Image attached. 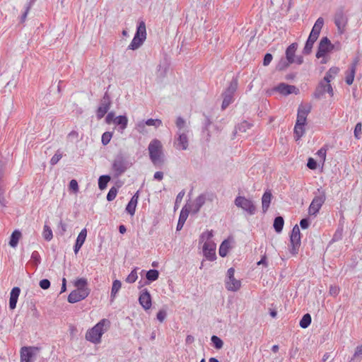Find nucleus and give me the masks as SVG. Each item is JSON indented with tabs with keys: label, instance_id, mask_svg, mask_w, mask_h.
I'll use <instances>...</instances> for the list:
<instances>
[{
	"label": "nucleus",
	"instance_id": "6",
	"mask_svg": "<svg viewBox=\"0 0 362 362\" xmlns=\"http://www.w3.org/2000/svg\"><path fill=\"white\" fill-rule=\"evenodd\" d=\"M325 199V191L321 189H317V194H315L308 208V213L310 216L317 215L324 204Z\"/></svg>",
	"mask_w": 362,
	"mask_h": 362
},
{
	"label": "nucleus",
	"instance_id": "40",
	"mask_svg": "<svg viewBox=\"0 0 362 362\" xmlns=\"http://www.w3.org/2000/svg\"><path fill=\"white\" fill-rule=\"evenodd\" d=\"M42 236L47 241H50L53 238L52 230L47 225L44 226Z\"/></svg>",
	"mask_w": 362,
	"mask_h": 362
},
{
	"label": "nucleus",
	"instance_id": "27",
	"mask_svg": "<svg viewBox=\"0 0 362 362\" xmlns=\"http://www.w3.org/2000/svg\"><path fill=\"white\" fill-rule=\"evenodd\" d=\"M339 72V68L337 66L331 67L325 74L323 79L325 82H331Z\"/></svg>",
	"mask_w": 362,
	"mask_h": 362
},
{
	"label": "nucleus",
	"instance_id": "57",
	"mask_svg": "<svg viewBox=\"0 0 362 362\" xmlns=\"http://www.w3.org/2000/svg\"><path fill=\"white\" fill-rule=\"evenodd\" d=\"M69 188L74 192L78 190V185L76 180H71L69 182Z\"/></svg>",
	"mask_w": 362,
	"mask_h": 362
},
{
	"label": "nucleus",
	"instance_id": "41",
	"mask_svg": "<svg viewBox=\"0 0 362 362\" xmlns=\"http://www.w3.org/2000/svg\"><path fill=\"white\" fill-rule=\"evenodd\" d=\"M211 342L213 343L214 344V346L217 349H220L223 347V341L217 336H212L211 337Z\"/></svg>",
	"mask_w": 362,
	"mask_h": 362
},
{
	"label": "nucleus",
	"instance_id": "16",
	"mask_svg": "<svg viewBox=\"0 0 362 362\" xmlns=\"http://www.w3.org/2000/svg\"><path fill=\"white\" fill-rule=\"evenodd\" d=\"M139 301L140 305L145 310H147L151 307V296L147 289H144L139 296Z\"/></svg>",
	"mask_w": 362,
	"mask_h": 362
},
{
	"label": "nucleus",
	"instance_id": "47",
	"mask_svg": "<svg viewBox=\"0 0 362 362\" xmlns=\"http://www.w3.org/2000/svg\"><path fill=\"white\" fill-rule=\"evenodd\" d=\"M250 127L251 124L249 122H247V121H243V122L240 123L238 125L237 129L239 132H247V129H250Z\"/></svg>",
	"mask_w": 362,
	"mask_h": 362
},
{
	"label": "nucleus",
	"instance_id": "52",
	"mask_svg": "<svg viewBox=\"0 0 362 362\" xmlns=\"http://www.w3.org/2000/svg\"><path fill=\"white\" fill-rule=\"evenodd\" d=\"M40 255L37 251H33L31 255V260L35 264H38L40 263Z\"/></svg>",
	"mask_w": 362,
	"mask_h": 362
},
{
	"label": "nucleus",
	"instance_id": "30",
	"mask_svg": "<svg viewBox=\"0 0 362 362\" xmlns=\"http://www.w3.org/2000/svg\"><path fill=\"white\" fill-rule=\"evenodd\" d=\"M114 123L119 125L122 130H124L127 127L128 119L125 115H119L114 119Z\"/></svg>",
	"mask_w": 362,
	"mask_h": 362
},
{
	"label": "nucleus",
	"instance_id": "34",
	"mask_svg": "<svg viewBox=\"0 0 362 362\" xmlns=\"http://www.w3.org/2000/svg\"><path fill=\"white\" fill-rule=\"evenodd\" d=\"M146 126L147 124L145 123V120H139L135 124V129L139 134H146L148 133Z\"/></svg>",
	"mask_w": 362,
	"mask_h": 362
},
{
	"label": "nucleus",
	"instance_id": "1",
	"mask_svg": "<svg viewBox=\"0 0 362 362\" xmlns=\"http://www.w3.org/2000/svg\"><path fill=\"white\" fill-rule=\"evenodd\" d=\"M110 326V322L109 320L103 319L100 320L93 327L86 332V340L95 344H100L103 334L108 330Z\"/></svg>",
	"mask_w": 362,
	"mask_h": 362
},
{
	"label": "nucleus",
	"instance_id": "64",
	"mask_svg": "<svg viewBox=\"0 0 362 362\" xmlns=\"http://www.w3.org/2000/svg\"><path fill=\"white\" fill-rule=\"evenodd\" d=\"M317 154L323 160H325L326 157V150L322 148L317 151Z\"/></svg>",
	"mask_w": 362,
	"mask_h": 362
},
{
	"label": "nucleus",
	"instance_id": "12",
	"mask_svg": "<svg viewBox=\"0 0 362 362\" xmlns=\"http://www.w3.org/2000/svg\"><path fill=\"white\" fill-rule=\"evenodd\" d=\"M110 98L108 94L105 93L100 105L97 110V117L98 119H101L105 116L110 109Z\"/></svg>",
	"mask_w": 362,
	"mask_h": 362
},
{
	"label": "nucleus",
	"instance_id": "42",
	"mask_svg": "<svg viewBox=\"0 0 362 362\" xmlns=\"http://www.w3.org/2000/svg\"><path fill=\"white\" fill-rule=\"evenodd\" d=\"M145 123L147 126H153L155 128H158L162 125V121L159 119H148L145 120Z\"/></svg>",
	"mask_w": 362,
	"mask_h": 362
},
{
	"label": "nucleus",
	"instance_id": "9",
	"mask_svg": "<svg viewBox=\"0 0 362 362\" xmlns=\"http://www.w3.org/2000/svg\"><path fill=\"white\" fill-rule=\"evenodd\" d=\"M234 203L236 206L242 209L249 215H254L256 213V206L251 199H247L245 197L238 196L235 198Z\"/></svg>",
	"mask_w": 362,
	"mask_h": 362
},
{
	"label": "nucleus",
	"instance_id": "54",
	"mask_svg": "<svg viewBox=\"0 0 362 362\" xmlns=\"http://www.w3.org/2000/svg\"><path fill=\"white\" fill-rule=\"evenodd\" d=\"M307 166L308 168L311 170H315L317 168V162L313 158H309L307 163Z\"/></svg>",
	"mask_w": 362,
	"mask_h": 362
},
{
	"label": "nucleus",
	"instance_id": "33",
	"mask_svg": "<svg viewBox=\"0 0 362 362\" xmlns=\"http://www.w3.org/2000/svg\"><path fill=\"white\" fill-rule=\"evenodd\" d=\"M230 247V243L227 240L222 242L220 245L218 253L221 257H226L228 255V249Z\"/></svg>",
	"mask_w": 362,
	"mask_h": 362
},
{
	"label": "nucleus",
	"instance_id": "44",
	"mask_svg": "<svg viewBox=\"0 0 362 362\" xmlns=\"http://www.w3.org/2000/svg\"><path fill=\"white\" fill-rule=\"evenodd\" d=\"M189 210L187 209V207H183L180 211L179 216V221L185 223L188 216H189Z\"/></svg>",
	"mask_w": 362,
	"mask_h": 362
},
{
	"label": "nucleus",
	"instance_id": "10",
	"mask_svg": "<svg viewBox=\"0 0 362 362\" xmlns=\"http://www.w3.org/2000/svg\"><path fill=\"white\" fill-rule=\"evenodd\" d=\"M235 269L230 268L227 271V276L225 280V286L228 291H237L241 286L240 281L236 279L234 276Z\"/></svg>",
	"mask_w": 362,
	"mask_h": 362
},
{
	"label": "nucleus",
	"instance_id": "29",
	"mask_svg": "<svg viewBox=\"0 0 362 362\" xmlns=\"http://www.w3.org/2000/svg\"><path fill=\"white\" fill-rule=\"evenodd\" d=\"M21 231L18 230H15L11 235L9 243H8L9 245L13 248H16L18 244V241L21 239Z\"/></svg>",
	"mask_w": 362,
	"mask_h": 362
},
{
	"label": "nucleus",
	"instance_id": "4",
	"mask_svg": "<svg viewBox=\"0 0 362 362\" xmlns=\"http://www.w3.org/2000/svg\"><path fill=\"white\" fill-rule=\"evenodd\" d=\"M132 165V163L122 154L115 156L112 163V169L116 177L122 175Z\"/></svg>",
	"mask_w": 362,
	"mask_h": 362
},
{
	"label": "nucleus",
	"instance_id": "48",
	"mask_svg": "<svg viewBox=\"0 0 362 362\" xmlns=\"http://www.w3.org/2000/svg\"><path fill=\"white\" fill-rule=\"evenodd\" d=\"M117 194V189L115 187H112L109 190L107 194V201L110 202L115 199Z\"/></svg>",
	"mask_w": 362,
	"mask_h": 362
},
{
	"label": "nucleus",
	"instance_id": "46",
	"mask_svg": "<svg viewBox=\"0 0 362 362\" xmlns=\"http://www.w3.org/2000/svg\"><path fill=\"white\" fill-rule=\"evenodd\" d=\"M361 134H362V124H361V122H358L356 124L355 128H354V137L356 139H360L361 136Z\"/></svg>",
	"mask_w": 362,
	"mask_h": 362
},
{
	"label": "nucleus",
	"instance_id": "3",
	"mask_svg": "<svg viewBox=\"0 0 362 362\" xmlns=\"http://www.w3.org/2000/svg\"><path fill=\"white\" fill-rule=\"evenodd\" d=\"M150 160L156 167L161 166L164 163L163 146L158 139H153L148 147Z\"/></svg>",
	"mask_w": 362,
	"mask_h": 362
},
{
	"label": "nucleus",
	"instance_id": "50",
	"mask_svg": "<svg viewBox=\"0 0 362 362\" xmlns=\"http://www.w3.org/2000/svg\"><path fill=\"white\" fill-rule=\"evenodd\" d=\"M346 21L342 11H338L334 16V23H344Z\"/></svg>",
	"mask_w": 362,
	"mask_h": 362
},
{
	"label": "nucleus",
	"instance_id": "2",
	"mask_svg": "<svg viewBox=\"0 0 362 362\" xmlns=\"http://www.w3.org/2000/svg\"><path fill=\"white\" fill-rule=\"evenodd\" d=\"M213 237V231L207 230L204 232L201 236L199 241L204 243L203 253L205 257L209 261L216 259V244L211 240Z\"/></svg>",
	"mask_w": 362,
	"mask_h": 362
},
{
	"label": "nucleus",
	"instance_id": "58",
	"mask_svg": "<svg viewBox=\"0 0 362 362\" xmlns=\"http://www.w3.org/2000/svg\"><path fill=\"white\" fill-rule=\"evenodd\" d=\"M166 312L165 310H159V312L157 313V319L160 322H163L165 318L166 317Z\"/></svg>",
	"mask_w": 362,
	"mask_h": 362
},
{
	"label": "nucleus",
	"instance_id": "14",
	"mask_svg": "<svg viewBox=\"0 0 362 362\" xmlns=\"http://www.w3.org/2000/svg\"><path fill=\"white\" fill-rule=\"evenodd\" d=\"M177 138L175 141V146L178 150H187L189 146L187 133H177Z\"/></svg>",
	"mask_w": 362,
	"mask_h": 362
},
{
	"label": "nucleus",
	"instance_id": "37",
	"mask_svg": "<svg viewBox=\"0 0 362 362\" xmlns=\"http://www.w3.org/2000/svg\"><path fill=\"white\" fill-rule=\"evenodd\" d=\"M122 286L121 281L119 280H115L112 283L111 290V298H115L117 293L119 292Z\"/></svg>",
	"mask_w": 362,
	"mask_h": 362
},
{
	"label": "nucleus",
	"instance_id": "39",
	"mask_svg": "<svg viewBox=\"0 0 362 362\" xmlns=\"http://www.w3.org/2000/svg\"><path fill=\"white\" fill-rule=\"evenodd\" d=\"M311 323V316L310 314H305L300 321V326L302 328H307Z\"/></svg>",
	"mask_w": 362,
	"mask_h": 362
},
{
	"label": "nucleus",
	"instance_id": "31",
	"mask_svg": "<svg viewBox=\"0 0 362 362\" xmlns=\"http://www.w3.org/2000/svg\"><path fill=\"white\" fill-rule=\"evenodd\" d=\"M305 125L296 124L294 127V136L296 140H299L305 133Z\"/></svg>",
	"mask_w": 362,
	"mask_h": 362
},
{
	"label": "nucleus",
	"instance_id": "13",
	"mask_svg": "<svg viewBox=\"0 0 362 362\" xmlns=\"http://www.w3.org/2000/svg\"><path fill=\"white\" fill-rule=\"evenodd\" d=\"M274 90L279 92L283 95H288L291 93L298 94L299 90L295 86L288 85L285 83H281L274 88Z\"/></svg>",
	"mask_w": 362,
	"mask_h": 362
},
{
	"label": "nucleus",
	"instance_id": "56",
	"mask_svg": "<svg viewBox=\"0 0 362 362\" xmlns=\"http://www.w3.org/2000/svg\"><path fill=\"white\" fill-rule=\"evenodd\" d=\"M273 59V57L271 54L267 53L264 55V59H263V64L264 66H268L272 60Z\"/></svg>",
	"mask_w": 362,
	"mask_h": 362
},
{
	"label": "nucleus",
	"instance_id": "51",
	"mask_svg": "<svg viewBox=\"0 0 362 362\" xmlns=\"http://www.w3.org/2000/svg\"><path fill=\"white\" fill-rule=\"evenodd\" d=\"M62 158V153H60L59 151H57V153L52 157V158L50 160V164L52 165H56Z\"/></svg>",
	"mask_w": 362,
	"mask_h": 362
},
{
	"label": "nucleus",
	"instance_id": "21",
	"mask_svg": "<svg viewBox=\"0 0 362 362\" xmlns=\"http://www.w3.org/2000/svg\"><path fill=\"white\" fill-rule=\"evenodd\" d=\"M87 236V230L86 228H83L81 230L79 234L78 235V237L76 240L75 245L74 247V250L75 254H77L80 249L81 248L82 245H83L86 238Z\"/></svg>",
	"mask_w": 362,
	"mask_h": 362
},
{
	"label": "nucleus",
	"instance_id": "61",
	"mask_svg": "<svg viewBox=\"0 0 362 362\" xmlns=\"http://www.w3.org/2000/svg\"><path fill=\"white\" fill-rule=\"evenodd\" d=\"M115 114L114 112H109L107 115L106 116L105 120L107 124H110L111 122H114L115 119Z\"/></svg>",
	"mask_w": 362,
	"mask_h": 362
},
{
	"label": "nucleus",
	"instance_id": "19",
	"mask_svg": "<svg viewBox=\"0 0 362 362\" xmlns=\"http://www.w3.org/2000/svg\"><path fill=\"white\" fill-rule=\"evenodd\" d=\"M209 197V195L207 194H202L198 196L191 206V211L194 214H197L200 210L202 206L205 204Z\"/></svg>",
	"mask_w": 362,
	"mask_h": 362
},
{
	"label": "nucleus",
	"instance_id": "17",
	"mask_svg": "<svg viewBox=\"0 0 362 362\" xmlns=\"http://www.w3.org/2000/svg\"><path fill=\"white\" fill-rule=\"evenodd\" d=\"M35 347L23 346L21 349V362H32L34 356V350H37Z\"/></svg>",
	"mask_w": 362,
	"mask_h": 362
},
{
	"label": "nucleus",
	"instance_id": "11",
	"mask_svg": "<svg viewBox=\"0 0 362 362\" xmlns=\"http://www.w3.org/2000/svg\"><path fill=\"white\" fill-rule=\"evenodd\" d=\"M325 93H329L330 96L334 95L333 88L330 83L325 82V80L322 79L320 81L318 86L316 87L313 95L315 98L320 99Z\"/></svg>",
	"mask_w": 362,
	"mask_h": 362
},
{
	"label": "nucleus",
	"instance_id": "55",
	"mask_svg": "<svg viewBox=\"0 0 362 362\" xmlns=\"http://www.w3.org/2000/svg\"><path fill=\"white\" fill-rule=\"evenodd\" d=\"M39 285L42 289H47L50 286V281L48 279H42L40 281Z\"/></svg>",
	"mask_w": 362,
	"mask_h": 362
},
{
	"label": "nucleus",
	"instance_id": "23",
	"mask_svg": "<svg viewBox=\"0 0 362 362\" xmlns=\"http://www.w3.org/2000/svg\"><path fill=\"white\" fill-rule=\"evenodd\" d=\"M139 200V192H137L135 194L133 195V197L131 198L130 201L129 202L127 207L126 211L128 214L130 215H134L135 214L136 207L138 203Z\"/></svg>",
	"mask_w": 362,
	"mask_h": 362
},
{
	"label": "nucleus",
	"instance_id": "53",
	"mask_svg": "<svg viewBox=\"0 0 362 362\" xmlns=\"http://www.w3.org/2000/svg\"><path fill=\"white\" fill-rule=\"evenodd\" d=\"M313 44H314V42L307 40L305 45L304 47V49H303L304 54H308L311 52Z\"/></svg>",
	"mask_w": 362,
	"mask_h": 362
},
{
	"label": "nucleus",
	"instance_id": "63",
	"mask_svg": "<svg viewBox=\"0 0 362 362\" xmlns=\"http://www.w3.org/2000/svg\"><path fill=\"white\" fill-rule=\"evenodd\" d=\"M153 178L157 180H162L163 178V173L160 171H157L154 173Z\"/></svg>",
	"mask_w": 362,
	"mask_h": 362
},
{
	"label": "nucleus",
	"instance_id": "36",
	"mask_svg": "<svg viewBox=\"0 0 362 362\" xmlns=\"http://www.w3.org/2000/svg\"><path fill=\"white\" fill-rule=\"evenodd\" d=\"M110 180L109 175H101L98 179V187L103 190L106 188L108 182Z\"/></svg>",
	"mask_w": 362,
	"mask_h": 362
},
{
	"label": "nucleus",
	"instance_id": "25",
	"mask_svg": "<svg viewBox=\"0 0 362 362\" xmlns=\"http://www.w3.org/2000/svg\"><path fill=\"white\" fill-rule=\"evenodd\" d=\"M74 286L76 288V290L84 291L90 293V289L88 288V281L85 278H80L74 281Z\"/></svg>",
	"mask_w": 362,
	"mask_h": 362
},
{
	"label": "nucleus",
	"instance_id": "22",
	"mask_svg": "<svg viewBox=\"0 0 362 362\" xmlns=\"http://www.w3.org/2000/svg\"><path fill=\"white\" fill-rule=\"evenodd\" d=\"M20 293V288L14 287L11 289L9 298V308L11 310H13L16 308Z\"/></svg>",
	"mask_w": 362,
	"mask_h": 362
},
{
	"label": "nucleus",
	"instance_id": "62",
	"mask_svg": "<svg viewBox=\"0 0 362 362\" xmlns=\"http://www.w3.org/2000/svg\"><path fill=\"white\" fill-rule=\"evenodd\" d=\"M360 356H362V345L358 346L356 349L355 353L354 354V358H357Z\"/></svg>",
	"mask_w": 362,
	"mask_h": 362
},
{
	"label": "nucleus",
	"instance_id": "20",
	"mask_svg": "<svg viewBox=\"0 0 362 362\" xmlns=\"http://www.w3.org/2000/svg\"><path fill=\"white\" fill-rule=\"evenodd\" d=\"M358 60L355 59L349 66V69L346 72L345 81L348 85H351L354 80V76L356 71Z\"/></svg>",
	"mask_w": 362,
	"mask_h": 362
},
{
	"label": "nucleus",
	"instance_id": "28",
	"mask_svg": "<svg viewBox=\"0 0 362 362\" xmlns=\"http://www.w3.org/2000/svg\"><path fill=\"white\" fill-rule=\"evenodd\" d=\"M176 127L177 128V132H185L188 133L189 132V127L187 125L186 121L181 117H178L176 119L175 122Z\"/></svg>",
	"mask_w": 362,
	"mask_h": 362
},
{
	"label": "nucleus",
	"instance_id": "60",
	"mask_svg": "<svg viewBox=\"0 0 362 362\" xmlns=\"http://www.w3.org/2000/svg\"><path fill=\"white\" fill-rule=\"evenodd\" d=\"M300 226L303 229H306L309 226V221L308 218H303L300 221Z\"/></svg>",
	"mask_w": 362,
	"mask_h": 362
},
{
	"label": "nucleus",
	"instance_id": "38",
	"mask_svg": "<svg viewBox=\"0 0 362 362\" xmlns=\"http://www.w3.org/2000/svg\"><path fill=\"white\" fill-rule=\"evenodd\" d=\"M158 276L159 272L156 269H150L146 272V279L151 282L157 280L158 279Z\"/></svg>",
	"mask_w": 362,
	"mask_h": 362
},
{
	"label": "nucleus",
	"instance_id": "8",
	"mask_svg": "<svg viewBox=\"0 0 362 362\" xmlns=\"http://www.w3.org/2000/svg\"><path fill=\"white\" fill-rule=\"evenodd\" d=\"M238 88V80L237 78H233L226 91L223 93V100L222 103L221 107L223 110H225L227 107L229 106L233 102V95L235 92L236 91Z\"/></svg>",
	"mask_w": 362,
	"mask_h": 362
},
{
	"label": "nucleus",
	"instance_id": "59",
	"mask_svg": "<svg viewBox=\"0 0 362 362\" xmlns=\"http://www.w3.org/2000/svg\"><path fill=\"white\" fill-rule=\"evenodd\" d=\"M339 292V287H337L336 286H330V288H329V293L332 296H337V295H338Z\"/></svg>",
	"mask_w": 362,
	"mask_h": 362
},
{
	"label": "nucleus",
	"instance_id": "35",
	"mask_svg": "<svg viewBox=\"0 0 362 362\" xmlns=\"http://www.w3.org/2000/svg\"><path fill=\"white\" fill-rule=\"evenodd\" d=\"M284 224V218L281 216H277L274 221V228L275 231L278 233H281L283 230Z\"/></svg>",
	"mask_w": 362,
	"mask_h": 362
},
{
	"label": "nucleus",
	"instance_id": "18",
	"mask_svg": "<svg viewBox=\"0 0 362 362\" xmlns=\"http://www.w3.org/2000/svg\"><path fill=\"white\" fill-rule=\"evenodd\" d=\"M310 111V106H299L298 109L296 124H300L305 125L307 120V116Z\"/></svg>",
	"mask_w": 362,
	"mask_h": 362
},
{
	"label": "nucleus",
	"instance_id": "49",
	"mask_svg": "<svg viewBox=\"0 0 362 362\" xmlns=\"http://www.w3.org/2000/svg\"><path fill=\"white\" fill-rule=\"evenodd\" d=\"M321 29L322 24H314L313 29L310 32V34L312 35V36L317 37V38H318Z\"/></svg>",
	"mask_w": 362,
	"mask_h": 362
},
{
	"label": "nucleus",
	"instance_id": "26",
	"mask_svg": "<svg viewBox=\"0 0 362 362\" xmlns=\"http://www.w3.org/2000/svg\"><path fill=\"white\" fill-rule=\"evenodd\" d=\"M272 195L271 192L266 191L262 197V207L264 213H265L269 207L272 201Z\"/></svg>",
	"mask_w": 362,
	"mask_h": 362
},
{
	"label": "nucleus",
	"instance_id": "5",
	"mask_svg": "<svg viewBox=\"0 0 362 362\" xmlns=\"http://www.w3.org/2000/svg\"><path fill=\"white\" fill-rule=\"evenodd\" d=\"M146 38V24H139L136 28V32L134 35L133 40L128 46L129 49H137L144 43Z\"/></svg>",
	"mask_w": 362,
	"mask_h": 362
},
{
	"label": "nucleus",
	"instance_id": "15",
	"mask_svg": "<svg viewBox=\"0 0 362 362\" xmlns=\"http://www.w3.org/2000/svg\"><path fill=\"white\" fill-rule=\"evenodd\" d=\"M89 295L88 292L84 291L74 290L68 296V302L75 303L85 299Z\"/></svg>",
	"mask_w": 362,
	"mask_h": 362
},
{
	"label": "nucleus",
	"instance_id": "24",
	"mask_svg": "<svg viewBox=\"0 0 362 362\" xmlns=\"http://www.w3.org/2000/svg\"><path fill=\"white\" fill-rule=\"evenodd\" d=\"M297 44L292 43L286 50V57L288 64H293L295 62V53L297 49Z\"/></svg>",
	"mask_w": 362,
	"mask_h": 362
},
{
	"label": "nucleus",
	"instance_id": "43",
	"mask_svg": "<svg viewBox=\"0 0 362 362\" xmlns=\"http://www.w3.org/2000/svg\"><path fill=\"white\" fill-rule=\"evenodd\" d=\"M138 278L137 269H134L126 278V281L129 284H132L136 281Z\"/></svg>",
	"mask_w": 362,
	"mask_h": 362
},
{
	"label": "nucleus",
	"instance_id": "7",
	"mask_svg": "<svg viewBox=\"0 0 362 362\" xmlns=\"http://www.w3.org/2000/svg\"><path fill=\"white\" fill-rule=\"evenodd\" d=\"M300 244L301 241L300 229L298 225H296L293 228L291 234L290 235L289 252L292 255L295 256L298 254Z\"/></svg>",
	"mask_w": 362,
	"mask_h": 362
},
{
	"label": "nucleus",
	"instance_id": "45",
	"mask_svg": "<svg viewBox=\"0 0 362 362\" xmlns=\"http://www.w3.org/2000/svg\"><path fill=\"white\" fill-rule=\"evenodd\" d=\"M112 137V133L110 132H105L102 135L101 141L104 146L108 144Z\"/></svg>",
	"mask_w": 362,
	"mask_h": 362
},
{
	"label": "nucleus",
	"instance_id": "32",
	"mask_svg": "<svg viewBox=\"0 0 362 362\" xmlns=\"http://www.w3.org/2000/svg\"><path fill=\"white\" fill-rule=\"evenodd\" d=\"M320 49L325 51V52H329L332 48V46L330 43V41L328 40L327 37H323L320 42L319 47Z\"/></svg>",
	"mask_w": 362,
	"mask_h": 362
}]
</instances>
